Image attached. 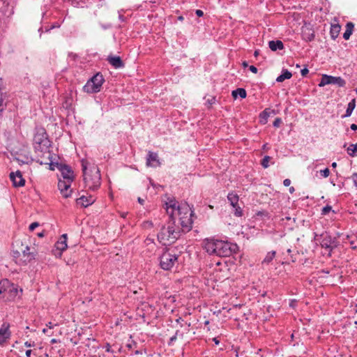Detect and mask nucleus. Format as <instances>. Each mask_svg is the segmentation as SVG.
I'll return each mask as SVG.
<instances>
[{"instance_id": "1", "label": "nucleus", "mask_w": 357, "mask_h": 357, "mask_svg": "<svg viewBox=\"0 0 357 357\" xmlns=\"http://www.w3.org/2000/svg\"><path fill=\"white\" fill-rule=\"evenodd\" d=\"M165 210L169 220L158 234V241L165 245L175 242L181 233L190 231L192 224V211L188 204H179L174 199H168Z\"/></svg>"}, {"instance_id": "2", "label": "nucleus", "mask_w": 357, "mask_h": 357, "mask_svg": "<svg viewBox=\"0 0 357 357\" xmlns=\"http://www.w3.org/2000/svg\"><path fill=\"white\" fill-rule=\"evenodd\" d=\"M13 257L16 264L24 266L35 259L37 252L34 247H31L26 242L16 240L13 243Z\"/></svg>"}, {"instance_id": "3", "label": "nucleus", "mask_w": 357, "mask_h": 357, "mask_svg": "<svg viewBox=\"0 0 357 357\" xmlns=\"http://www.w3.org/2000/svg\"><path fill=\"white\" fill-rule=\"evenodd\" d=\"M236 248V245L230 244L227 241L206 239L204 242V249L209 255L220 257L230 256Z\"/></svg>"}, {"instance_id": "4", "label": "nucleus", "mask_w": 357, "mask_h": 357, "mask_svg": "<svg viewBox=\"0 0 357 357\" xmlns=\"http://www.w3.org/2000/svg\"><path fill=\"white\" fill-rule=\"evenodd\" d=\"M88 162L82 161V170L84 174V181L86 185L91 190H95L100 185V174L98 167L96 165H92L88 169Z\"/></svg>"}, {"instance_id": "5", "label": "nucleus", "mask_w": 357, "mask_h": 357, "mask_svg": "<svg viewBox=\"0 0 357 357\" xmlns=\"http://www.w3.org/2000/svg\"><path fill=\"white\" fill-rule=\"evenodd\" d=\"M34 149L37 154V161L40 164L47 165L52 162L50 142L46 137L42 139L36 136L34 138Z\"/></svg>"}, {"instance_id": "6", "label": "nucleus", "mask_w": 357, "mask_h": 357, "mask_svg": "<svg viewBox=\"0 0 357 357\" xmlns=\"http://www.w3.org/2000/svg\"><path fill=\"white\" fill-rule=\"evenodd\" d=\"M22 289L19 290L16 285L7 279L0 281V294H3V297L6 298V301H12L15 300L19 292H22Z\"/></svg>"}, {"instance_id": "7", "label": "nucleus", "mask_w": 357, "mask_h": 357, "mask_svg": "<svg viewBox=\"0 0 357 357\" xmlns=\"http://www.w3.org/2000/svg\"><path fill=\"white\" fill-rule=\"evenodd\" d=\"M178 255L175 249H168L160 258V265L163 270H170L178 262Z\"/></svg>"}, {"instance_id": "8", "label": "nucleus", "mask_w": 357, "mask_h": 357, "mask_svg": "<svg viewBox=\"0 0 357 357\" xmlns=\"http://www.w3.org/2000/svg\"><path fill=\"white\" fill-rule=\"evenodd\" d=\"M104 79L102 75L97 73L84 86V91L87 93H96L100 89Z\"/></svg>"}, {"instance_id": "9", "label": "nucleus", "mask_w": 357, "mask_h": 357, "mask_svg": "<svg viewBox=\"0 0 357 357\" xmlns=\"http://www.w3.org/2000/svg\"><path fill=\"white\" fill-rule=\"evenodd\" d=\"M321 248L326 250L324 255H331L332 250L337 246V242L335 238H333L328 234L322 235V240L320 242Z\"/></svg>"}, {"instance_id": "10", "label": "nucleus", "mask_w": 357, "mask_h": 357, "mask_svg": "<svg viewBox=\"0 0 357 357\" xmlns=\"http://www.w3.org/2000/svg\"><path fill=\"white\" fill-rule=\"evenodd\" d=\"M328 84H334L340 87H343L345 86L346 82L340 77H333L331 75H323L319 86L321 87Z\"/></svg>"}, {"instance_id": "11", "label": "nucleus", "mask_w": 357, "mask_h": 357, "mask_svg": "<svg viewBox=\"0 0 357 357\" xmlns=\"http://www.w3.org/2000/svg\"><path fill=\"white\" fill-rule=\"evenodd\" d=\"M57 169L60 171L63 180L73 181L75 175L71 167L64 164H56Z\"/></svg>"}, {"instance_id": "12", "label": "nucleus", "mask_w": 357, "mask_h": 357, "mask_svg": "<svg viewBox=\"0 0 357 357\" xmlns=\"http://www.w3.org/2000/svg\"><path fill=\"white\" fill-rule=\"evenodd\" d=\"M73 181H65L59 179L58 183V188L61 192V194L64 198H68L71 195L72 190L70 189L71 183Z\"/></svg>"}, {"instance_id": "13", "label": "nucleus", "mask_w": 357, "mask_h": 357, "mask_svg": "<svg viewBox=\"0 0 357 357\" xmlns=\"http://www.w3.org/2000/svg\"><path fill=\"white\" fill-rule=\"evenodd\" d=\"M10 178L15 187H22L25 184V180L20 171H17L15 173L11 172L10 174Z\"/></svg>"}, {"instance_id": "14", "label": "nucleus", "mask_w": 357, "mask_h": 357, "mask_svg": "<svg viewBox=\"0 0 357 357\" xmlns=\"http://www.w3.org/2000/svg\"><path fill=\"white\" fill-rule=\"evenodd\" d=\"M301 35L302 38L307 42L312 41L314 38V31L309 25L302 26Z\"/></svg>"}, {"instance_id": "15", "label": "nucleus", "mask_w": 357, "mask_h": 357, "mask_svg": "<svg viewBox=\"0 0 357 357\" xmlns=\"http://www.w3.org/2000/svg\"><path fill=\"white\" fill-rule=\"evenodd\" d=\"M10 324L4 322L0 328V344H3L10 336Z\"/></svg>"}, {"instance_id": "16", "label": "nucleus", "mask_w": 357, "mask_h": 357, "mask_svg": "<svg viewBox=\"0 0 357 357\" xmlns=\"http://www.w3.org/2000/svg\"><path fill=\"white\" fill-rule=\"evenodd\" d=\"M146 165L153 167H156L160 165L158 155L156 153L149 151L148 153V158L146 160Z\"/></svg>"}, {"instance_id": "17", "label": "nucleus", "mask_w": 357, "mask_h": 357, "mask_svg": "<svg viewBox=\"0 0 357 357\" xmlns=\"http://www.w3.org/2000/svg\"><path fill=\"white\" fill-rule=\"evenodd\" d=\"M95 202V198L92 195H82L77 199V204L84 207H87Z\"/></svg>"}, {"instance_id": "18", "label": "nucleus", "mask_w": 357, "mask_h": 357, "mask_svg": "<svg viewBox=\"0 0 357 357\" xmlns=\"http://www.w3.org/2000/svg\"><path fill=\"white\" fill-rule=\"evenodd\" d=\"M107 61L115 68H120L124 66V63L120 56H109Z\"/></svg>"}, {"instance_id": "19", "label": "nucleus", "mask_w": 357, "mask_h": 357, "mask_svg": "<svg viewBox=\"0 0 357 357\" xmlns=\"http://www.w3.org/2000/svg\"><path fill=\"white\" fill-rule=\"evenodd\" d=\"M55 247L57 250L63 252L67 249V234H64L61 238L56 243Z\"/></svg>"}, {"instance_id": "20", "label": "nucleus", "mask_w": 357, "mask_h": 357, "mask_svg": "<svg viewBox=\"0 0 357 357\" xmlns=\"http://www.w3.org/2000/svg\"><path fill=\"white\" fill-rule=\"evenodd\" d=\"M268 46L272 51L282 50L284 48V45L281 40H271L268 43Z\"/></svg>"}, {"instance_id": "21", "label": "nucleus", "mask_w": 357, "mask_h": 357, "mask_svg": "<svg viewBox=\"0 0 357 357\" xmlns=\"http://www.w3.org/2000/svg\"><path fill=\"white\" fill-rule=\"evenodd\" d=\"M227 199L229 202H230V204L232 206V207H236L238 204V196L237 194L234 192H230L227 195Z\"/></svg>"}, {"instance_id": "22", "label": "nucleus", "mask_w": 357, "mask_h": 357, "mask_svg": "<svg viewBox=\"0 0 357 357\" xmlns=\"http://www.w3.org/2000/svg\"><path fill=\"white\" fill-rule=\"evenodd\" d=\"M291 76L292 74L288 70H283L282 74L277 77L276 81L278 82H282L285 79H290Z\"/></svg>"}, {"instance_id": "23", "label": "nucleus", "mask_w": 357, "mask_h": 357, "mask_svg": "<svg viewBox=\"0 0 357 357\" xmlns=\"http://www.w3.org/2000/svg\"><path fill=\"white\" fill-rule=\"evenodd\" d=\"M354 27V24L352 22H348L346 25V31L343 34V38L345 40H349Z\"/></svg>"}, {"instance_id": "24", "label": "nucleus", "mask_w": 357, "mask_h": 357, "mask_svg": "<svg viewBox=\"0 0 357 357\" xmlns=\"http://www.w3.org/2000/svg\"><path fill=\"white\" fill-rule=\"evenodd\" d=\"M355 107H356V100H355V99H353L349 102V104L347 105V110H346V113H345V114L343 115L342 117L350 116L351 115L354 109H355Z\"/></svg>"}, {"instance_id": "25", "label": "nucleus", "mask_w": 357, "mask_h": 357, "mask_svg": "<svg viewBox=\"0 0 357 357\" xmlns=\"http://www.w3.org/2000/svg\"><path fill=\"white\" fill-rule=\"evenodd\" d=\"M231 95L235 99L237 98L238 96H240L241 98H245L247 96V93L244 89L238 88L237 89L232 91Z\"/></svg>"}, {"instance_id": "26", "label": "nucleus", "mask_w": 357, "mask_h": 357, "mask_svg": "<svg viewBox=\"0 0 357 357\" xmlns=\"http://www.w3.org/2000/svg\"><path fill=\"white\" fill-rule=\"evenodd\" d=\"M340 29L341 27L339 24L331 25L330 33L332 38L335 39L338 36Z\"/></svg>"}, {"instance_id": "27", "label": "nucleus", "mask_w": 357, "mask_h": 357, "mask_svg": "<svg viewBox=\"0 0 357 357\" xmlns=\"http://www.w3.org/2000/svg\"><path fill=\"white\" fill-rule=\"evenodd\" d=\"M347 153L351 156L355 157L356 155V152H357V144H351L347 149Z\"/></svg>"}, {"instance_id": "28", "label": "nucleus", "mask_w": 357, "mask_h": 357, "mask_svg": "<svg viewBox=\"0 0 357 357\" xmlns=\"http://www.w3.org/2000/svg\"><path fill=\"white\" fill-rule=\"evenodd\" d=\"M275 256V251H271V252H268L266 256L265 257L263 262L267 263V264L270 263L273 259Z\"/></svg>"}, {"instance_id": "29", "label": "nucleus", "mask_w": 357, "mask_h": 357, "mask_svg": "<svg viewBox=\"0 0 357 357\" xmlns=\"http://www.w3.org/2000/svg\"><path fill=\"white\" fill-rule=\"evenodd\" d=\"M270 116V112H268V109H266L260 114V117L263 121V123H266L267 122V119L268 116Z\"/></svg>"}, {"instance_id": "30", "label": "nucleus", "mask_w": 357, "mask_h": 357, "mask_svg": "<svg viewBox=\"0 0 357 357\" xmlns=\"http://www.w3.org/2000/svg\"><path fill=\"white\" fill-rule=\"evenodd\" d=\"M332 211V207L329 205H326L321 210V215H326Z\"/></svg>"}, {"instance_id": "31", "label": "nucleus", "mask_w": 357, "mask_h": 357, "mask_svg": "<svg viewBox=\"0 0 357 357\" xmlns=\"http://www.w3.org/2000/svg\"><path fill=\"white\" fill-rule=\"evenodd\" d=\"M271 160V157L269 156H265L262 161H261V165L264 167V168H267L268 167V162Z\"/></svg>"}, {"instance_id": "32", "label": "nucleus", "mask_w": 357, "mask_h": 357, "mask_svg": "<svg viewBox=\"0 0 357 357\" xmlns=\"http://www.w3.org/2000/svg\"><path fill=\"white\" fill-rule=\"evenodd\" d=\"M233 208H234V215L237 217H241L243 214V211L238 204L237 206Z\"/></svg>"}, {"instance_id": "33", "label": "nucleus", "mask_w": 357, "mask_h": 357, "mask_svg": "<svg viewBox=\"0 0 357 357\" xmlns=\"http://www.w3.org/2000/svg\"><path fill=\"white\" fill-rule=\"evenodd\" d=\"M319 173L323 177L327 178L330 174V170L328 168H326L323 170H320Z\"/></svg>"}, {"instance_id": "34", "label": "nucleus", "mask_w": 357, "mask_h": 357, "mask_svg": "<svg viewBox=\"0 0 357 357\" xmlns=\"http://www.w3.org/2000/svg\"><path fill=\"white\" fill-rule=\"evenodd\" d=\"M39 226V224L38 222H32L30 225H29V230L31 231H33L36 227H38Z\"/></svg>"}, {"instance_id": "35", "label": "nucleus", "mask_w": 357, "mask_h": 357, "mask_svg": "<svg viewBox=\"0 0 357 357\" xmlns=\"http://www.w3.org/2000/svg\"><path fill=\"white\" fill-rule=\"evenodd\" d=\"M282 123V120L280 118H276L275 121H273V126L274 127H279Z\"/></svg>"}, {"instance_id": "36", "label": "nucleus", "mask_w": 357, "mask_h": 357, "mask_svg": "<svg viewBox=\"0 0 357 357\" xmlns=\"http://www.w3.org/2000/svg\"><path fill=\"white\" fill-rule=\"evenodd\" d=\"M144 228H152L153 225L151 221H146L143 223Z\"/></svg>"}, {"instance_id": "37", "label": "nucleus", "mask_w": 357, "mask_h": 357, "mask_svg": "<svg viewBox=\"0 0 357 357\" xmlns=\"http://www.w3.org/2000/svg\"><path fill=\"white\" fill-rule=\"evenodd\" d=\"M354 185L357 188V173H354L351 176Z\"/></svg>"}, {"instance_id": "38", "label": "nucleus", "mask_w": 357, "mask_h": 357, "mask_svg": "<svg viewBox=\"0 0 357 357\" xmlns=\"http://www.w3.org/2000/svg\"><path fill=\"white\" fill-rule=\"evenodd\" d=\"M24 345L26 347H33L35 346V342H31V341H27L24 343Z\"/></svg>"}, {"instance_id": "39", "label": "nucleus", "mask_w": 357, "mask_h": 357, "mask_svg": "<svg viewBox=\"0 0 357 357\" xmlns=\"http://www.w3.org/2000/svg\"><path fill=\"white\" fill-rule=\"evenodd\" d=\"M283 184L284 186H289L291 184V180L289 178H286L283 181Z\"/></svg>"}, {"instance_id": "40", "label": "nucleus", "mask_w": 357, "mask_h": 357, "mask_svg": "<svg viewBox=\"0 0 357 357\" xmlns=\"http://www.w3.org/2000/svg\"><path fill=\"white\" fill-rule=\"evenodd\" d=\"M249 69H250V70L251 72H252L253 73H257V70H257V68L255 66H250L249 67Z\"/></svg>"}, {"instance_id": "41", "label": "nucleus", "mask_w": 357, "mask_h": 357, "mask_svg": "<svg viewBox=\"0 0 357 357\" xmlns=\"http://www.w3.org/2000/svg\"><path fill=\"white\" fill-rule=\"evenodd\" d=\"M308 72H309V70L306 68L302 69L301 71V75L303 76H305L308 73Z\"/></svg>"}, {"instance_id": "42", "label": "nucleus", "mask_w": 357, "mask_h": 357, "mask_svg": "<svg viewBox=\"0 0 357 357\" xmlns=\"http://www.w3.org/2000/svg\"><path fill=\"white\" fill-rule=\"evenodd\" d=\"M195 13H196V15H197L198 17H202V16H203V15H204L203 11H202V10H197L195 11Z\"/></svg>"}, {"instance_id": "43", "label": "nucleus", "mask_w": 357, "mask_h": 357, "mask_svg": "<svg viewBox=\"0 0 357 357\" xmlns=\"http://www.w3.org/2000/svg\"><path fill=\"white\" fill-rule=\"evenodd\" d=\"M3 100L0 98V113L3 110Z\"/></svg>"}, {"instance_id": "44", "label": "nucleus", "mask_w": 357, "mask_h": 357, "mask_svg": "<svg viewBox=\"0 0 357 357\" xmlns=\"http://www.w3.org/2000/svg\"><path fill=\"white\" fill-rule=\"evenodd\" d=\"M50 329L51 328H53L54 326H56V324H52V322H49L48 324H47L46 325Z\"/></svg>"}, {"instance_id": "45", "label": "nucleus", "mask_w": 357, "mask_h": 357, "mask_svg": "<svg viewBox=\"0 0 357 357\" xmlns=\"http://www.w3.org/2000/svg\"><path fill=\"white\" fill-rule=\"evenodd\" d=\"M32 351L31 349L26 351V357H31Z\"/></svg>"}, {"instance_id": "46", "label": "nucleus", "mask_w": 357, "mask_h": 357, "mask_svg": "<svg viewBox=\"0 0 357 357\" xmlns=\"http://www.w3.org/2000/svg\"><path fill=\"white\" fill-rule=\"evenodd\" d=\"M176 335H177V333H176L175 335L172 336L171 338H170V342L169 344H171L172 342L175 341L176 340Z\"/></svg>"}, {"instance_id": "47", "label": "nucleus", "mask_w": 357, "mask_h": 357, "mask_svg": "<svg viewBox=\"0 0 357 357\" xmlns=\"http://www.w3.org/2000/svg\"><path fill=\"white\" fill-rule=\"evenodd\" d=\"M351 129L353 130H357V125L356 124H351Z\"/></svg>"}, {"instance_id": "48", "label": "nucleus", "mask_w": 357, "mask_h": 357, "mask_svg": "<svg viewBox=\"0 0 357 357\" xmlns=\"http://www.w3.org/2000/svg\"><path fill=\"white\" fill-rule=\"evenodd\" d=\"M213 342H215V344H217V345H218V344H219V343H220V341L218 340V338H217V337H214V338L213 339Z\"/></svg>"}, {"instance_id": "49", "label": "nucleus", "mask_w": 357, "mask_h": 357, "mask_svg": "<svg viewBox=\"0 0 357 357\" xmlns=\"http://www.w3.org/2000/svg\"><path fill=\"white\" fill-rule=\"evenodd\" d=\"M106 351L108 352H109L111 351V347L109 344H107L106 346Z\"/></svg>"}, {"instance_id": "50", "label": "nucleus", "mask_w": 357, "mask_h": 357, "mask_svg": "<svg viewBox=\"0 0 357 357\" xmlns=\"http://www.w3.org/2000/svg\"><path fill=\"white\" fill-rule=\"evenodd\" d=\"M138 202L141 204H143L144 200L140 197L138 198Z\"/></svg>"}, {"instance_id": "51", "label": "nucleus", "mask_w": 357, "mask_h": 357, "mask_svg": "<svg viewBox=\"0 0 357 357\" xmlns=\"http://www.w3.org/2000/svg\"><path fill=\"white\" fill-rule=\"evenodd\" d=\"M294 190H295V189H294V187H291V188H289V192H290V193H293V192H294Z\"/></svg>"}, {"instance_id": "52", "label": "nucleus", "mask_w": 357, "mask_h": 357, "mask_svg": "<svg viewBox=\"0 0 357 357\" xmlns=\"http://www.w3.org/2000/svg\"><path fill=\"white\" fill-rule=\"evenodd\" d=\"M102 28H103V29H108V28L111 27V26H110V25H102Z\"/></svg>"}, {"instance_id": "53", "label": "nucleus", "mask_w": 357, "mask_h": 357, "mask_svg": "<svg viewBox=\"0 0 357 357\" xmlns=\"http://www.w3.org/2000/svg\"><path fill=\"white\" fill-rule=\"evenodd\" d=\"M332 167L335 168L337 167V163L335 162H333L331 165Z\"/></svg>"}, {"instance_id": "54", "label": "nucleus", "mask_w": 357, "mask_h": 357, "mask_svg": "<svg viewBox=\"0 0 357 357\" xmlns=\"http://www.w3.org/2000/svg\"><path fill=\"white\" fill-rule=\"evenodd\" d=\"M58 342V340L56 339H52L51 340V343L54 344V343H56Z\"/></svg>"}, {"instance_id": "55", "label": "nucleus", "mask_w": 357, "mask_h": 357, "mask_svg": "<svg viewBox=\"0 0 357 357\" xmlns=\"http://www.w3.org/2000/svg\"><path fill=\"white\" fill-rule=\"evenodd\" d=\"M290 306H291L292 307H294L295 306V302L294 301H291V303H290Z\"/></svg>"}, {"instance_id": "56", "label": "nucleus", "mask_w": 357, "mask_h": 357, "mask_svg": "<svg viewBox=\"0 0 357 357\" xmlns=\"http://www.w3.org/2000/svg\"><path fill=\"white\" fill-rule=\"evenodd\" d=\"M43 333H48V329H47V328H44V329L43 330Z\"/></svg>"}, {"instance_id": "57", "label": "nucleus", "mask_w": 357, "mask_h": 357, "mask_svg": "<svg viewBox=\"0 0 357 357\" xmlns=\"http://www.w3.org/2000/svg\"><path fill=\"white\" fill-rule=\"evenodd\" d=\"M214 100H215V98H212V99H211V100H209V101H208L209 104H211H211H213V102H214Z\"/></svg>"}, {"instance_id": "58", "label": "nucleus", "mask_w": 357, "mask_h": 357, "mask_svg": "<svg viewBox=\"0 0 357 357\" xmlns=\"http://www.w3.org/2000/svg\"><path fill=\"white\" fill-rule=\"evenodd\" d=\"M258 54H259V51H258V50H256V51L255 52V54H254L255 56H258Z\"/></svg>"}, {"instance_id": "59", "label": "nucleus", "mask_w": 357, "mask_h": 357, "mask_svg": "<svg viewBox=\"0 0 357 357\" xmlns=\"http://www.w3.org/2000/svg\"><path fill=\"white\" fill-rule=\"evenodd\" d=\"M243 67H247L248 66V63L246 61H244L243 63Z\"/></svg>"}, {"instance_id": "60", "label": "nucleus", "mask_w": 357, "mask_h": 357, "mask_svg": "<svg viewBox=\"0 0 357 357\" xmlns=\"http://www.w3.org/2000/svg\"><path fill=\"white\" fill-rule=\"evenodd\" d=\"M119 19H120L121 20L123 21V15H119Z\"/></svg>"}, {"instance_id": "61", "label": "nucleus", "mask_w": 357, "mask_h": 357, "mask_svg": "<svg viewBox=\"0 0 357 357\" xmlns=\"http://www.w3.org/2000/svg\"><path fill=\"white\" fill-rule=\"evenodd\" d=\"M38 236L39 237H43V233H39V234H38Z\"/></svg>"}, {"instance_id": "62", "label": "nucleus", "mask_w": 357, "mask_h": 357, "mask_svg": "<svg viewBox=\"0 0 357 357\" xmlns=\"http://www.w3.org/2000/svg\"><path fill=\"white\" fill-rule=\"evenodd\" d=\"M287 252L289 254H290V253L291 252V249H287Z\"/></svg>"}, {"instance_id": "63", "label": "nucleus", "mask_w": 357, "mask_h": 357, "mask_svg": "<svg viewBox=\"0 0 357 357\" xmlns=\"http://www.w3.org/2000/svg\"><path fill=\"white\" fill-rule=\"evenodd\" d=\"M178 20H183V17L182 16H180V17H178Z\"/></svg>"}, {"instance_id": "64", "label": "nucleus", "mask_w": 357, "mask_h": 357, "mask_svg": "<svg viewBox=\"0 0 357 357\" xmlns=\"http://www.w3.org/2000/svg\"><path fill=\"white\" fill-rule=\"evenodd\" d=\"M149 1L151 3H155V0H149Z\"/></svg>"}]
</instances>
